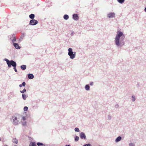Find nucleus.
Returning a JSON list of instances; mask_svg holds the SVG:
<instances>
[{
	"instance_id": "1",
	"label": "nucleus",
	"mask_w": 146,
	"mask_h": 146,
	"mask_svg": "<svg viewBox=\"0 0 146 146\" xmlns=\"http://www.w3.org/2000/svg\"><path fill=\"white\" fill-rule=\"evenodd\" d=\"M125 38V35L123 34L122 32L120 31H118L115 39V44L117 46H119L120 44L119 41L121 42Z\"/></svg>"
},
{
	"instance_id": "2",
	"label": "nucleus",
	"mask_w": 146,
	"mask_h": 146,
	"mask_svg": "<svg viewBox=\"0 0 146 146\" xmlns=\"http://www.w3.org/2000/svg\"><path fill=\"white\" fill-rule=\"evenodd\" d=\"M71 48H69L68 49V54L71 59L74 58L76 56V52H73Z\"/></svg>"
},
{
	"instance_id": "3",
	"label": "nucleus",
	"mask_w": 146,
	"mask_h": 146,
	"mask_svg": "<svg viewBox=\"0 0 146 146\" xmlns=\"http://www.w3.org/2000/svg\"><path fill=\"white\" fill-rule=\"evenodd\" d=\"M11 120H12V121L14 124L16 125L18 124L19 120L17 117L15 116L13 117Z\"/></svg>"
},
{
	"instance_id": "4",
	"label": "nucleus",
	"mask_w": 146,
	"mask_h": 146,
	"mask_svg": "<svg viewBox=\"0 0 146 146\" xmlns=\"http://www.w3.org/2000/svg\"><path fill=\"white\" fill-rule=\"evenodd\" d=\"M38 23L37 21L35 19H32L30 21L29 24L30 25H34L37 24Z\"/></svg>"
},
{
	"instance_id": "5",
	"label": "nucleus",
	"mask_w": 146,
	"mask_h": 146,
	"mask_svg": "<svg viewBox=\"0 0 146 146\" xmlns=\"http://www.w3.org/2000/svg\"><path fill=\"white\" fill-rule=\"evenodd\" d=\"M12 65L13 67L16 66V64L15 62L13 60H11L10 61V67Z\"/></svg>"
},
{
	"instance_id": "6",
	"label": "nucleus",
	"mask_w": 146,
	"mask_h": 146,
	"mask_svg": "<svg viewBox=\"0 0 146 146\" xmlns=\"http://www.w3.org/2000/svg\"><path fill=\"white\" fill-rule=\"evenodd\" d=\"M78 16L77 14H74L73 15V18L75 20H77L78 19Z\"/></svg>"
},
{
	"instance_id": "7",
	"label": "nucleus",
	"mask_w": 146,
	"mask_h": 146,
	"mask_svg": "<svg viewBox=\"0 0 146 146\" xmlns=\"http://www.w3.org/2000/svg\"><path fill=\"white\" fill-rule=\"evenodd\" d=\"M115 15V14L114 13H110L108 14V17L110 18H112L114 17Z\"/></svg>"
},
{
	"instance_id": "8",
	"label": "nucleus",
	"mask_w": 146,
	"mask_h": 146,
	"mask_svg": "<svg viewBox=\"0 0 146 146\" xmlns=\"http://www.w3.org/2000/svg\"><path fill=\"white\" fill-rule=\"evenodd\" d=\"M80 137L82 139H86V135H85L84 133L83 132H81L80 133Z\"/></svg>"
},
{
	"instance_id": "9",
	"label": "nucleus",
	"mask_w": 146,
	"mask_h": 146,
	"mask_svg": "<svg viewBox=\"0 0 146 146\" xmlns=\"http://www.w3.org/2000/svg\"><path fill=\"white\" fill-rule=\"evenodd\" d=\"M11 39L12 41V42L14 43V42L16 40V37L15 35H13V37L11 38Z\"/></svg>"
},
{
	"instance_id": "10",
	"label": "nucleus",
	"mask_w": 146,
	"mask_h": 146,
	"mask_svg": "<svg viewBox=\"0 0 146 146\" xmlns=\"http://www.w3.org/2000/svg\"><path fill=\"white\" fill-rule=\"evenodd\" d=\"M13 45L16 49H19L21 47L19 46V45L17 43H14Z\"/></svg>"
},
{
	"instance_id": "11",
	"label": "nucleus",
	"mask_w": 146,
	"mask_h": 146,
	"mask_svg": "<svg viewBox=\"0 0 146 146\" xmlns=\"http://www.w3.org/2000/svg\"><path fill=\"white\" fill-rule=\"evenodd\" d=\"M28 77L29 79H32L33 78L34 76L32 74H28Z\"/></svg>"
},
{
	"instance_id": "12",
	"label": "nucleus",
	"mask_w": 146,
	"mask_h": 146,
	"mask_svg": "<svg viewBox=\"0 0 146 146\" xmlns=\"http://www.w3.org/2000/svg\"><path fill=\"white\" fill-rule=\"evenodd\" d=\"M37 144L38 146H45V145L41 143H37Z\"/></svg>"
},
{
	"instance_id": "13",
	"label": "nucleus",
	"mask_w": 146,
	"mask_h": 146,
	"mask_svg": "<svg viewBox=\"0 0 146 146\" xmlns=\"http://www.w3.org/2000/svg\"><path fill=\"white\" fill-rule=\"evenodd\" d=\"M21 68L22 70H25L26 68V66L25 65H22L21 66Z\"/></svg>"
},
{
	"instance_id": "14",
	"label": "nucleus",
	"mask_w": 146,
	"mask_h": 146,
	"mask_svg": "<svg viewBox=\"0 0 146 146\" xmlns=\"http://www.w3.org/2000/svg\"><path fill=\"white\" fill-rule=\"evenodd\" d=\"M121 139V137L120 136H119L116 138L115 141L116 142L119 141H120V140Z\"/></svg>"
},
{
	"instance_id": "15",
	"label": "nucleus",
	"mask_w": 146,
	"mask_h": 146,
	"mask_svg": "<svg viewBox=\"0 0 146 146\" xmlns=\"http://www.w3.org/2000/svg\"><path fill=\"white\" fill-rule=\"evenodd\" d=\"M29 17L31 19H33L35 17V15L33 14H31L29 15Z\"/></svg>"
},
{
	"instance_id": "16",
	"label": "nucleus",
	"mask_w": 146,
	"mask_h": 146,
	"mask_svg": "<svg viewBox=\"0 0 146 146\" xmlns=\"http://www.w3.org/2000/svg\"><path fill=\"white\" fill-rule=\"evenodd\" d=\"M12 142L13 143H16L17 144L18 143V140L14 138L13 139Z\"/></svg>"
},
{
	"instance_id": "17",
	"label": "nucleus",
	"mask_w": 146,
	"mask_h": 146,
	"mask_svg": "<svg viewBox=\"0 0 146 146\" xmlns=\"http://www.w3.org/2000/svg\"><path fill=\"white\" fill-rule=\"evenodd\" d=\"M64 18L65 19L67 20L69 18V16L68 15H65L64 16Z\"/></svg>"
},
{
	"instance_id": "18",
	"label": "nucleus",
	"mask_w": 146,
	"mask_h": 146,
	"mask_svg": "<svg viewBox=\"0 0 146 146\" xmlns=\"http://www.w3.org/2000/svg\"><path fill=\"white\" fill-rule=\"evenodd\" d=\"M22 97H23V99L24 100H25L26 99V98H27V96H26V95L25 94H22Z\"/></svg>"
},
{
	"instance_id": "19",
	"label": "nucleus",
	"mask_w": 146,
	"mask_h": 146,
	"mask_svg": "<svg viewBox=\"0 0 146 146\" xmlns=\"http://www.w3.org/2000/svg\"><path fill=\"white\" fill-rule=\"evenodd\" d=\"M85 89L87 90H89L90 89V86L88 85H87L86 86Z\"/></svg>"
},
{
	"instance_id": "20",
	"label": "nucleus",
	"mask_w": 146,
	"mask_h": 146,
	"mask_svg": "<svg viewBox=\"0 0 146 146\" xmlns=\"http://www.w3.org/2000/svg\"><path fill=\"white\" fill-rule=\"evenodd\" d=\"M5 60L7 61V64L8 66L9 67V60L7 59H5Z\"/></svg>"
},
{
	"instance_id": "21",
	"label": "nucleus",
	"mask_w": 146,
	"mask_h": 146,
	"mask_svg": "<svg viewBox=\"0 0 146 146\" xmlns=\"http://www.w3.org/2000/svg\"><path fill=\"white\" fill-rule=\"evenodd\" d=\"M35 142H31L30 143L29 146H34Z\"/></svg>"
},
{
	"instance_id": "22",
	"label": "nucleus",
	"mask_w": 146,
	"mask_h": 146,
	"mask_svg": "<svg viewBox=\"0 0 146 146\" xmlns=\"http://www.w3.org/2000/svg\"><path fill=\"white\" fill-rule=\"evenodd\" d=\"M26 90L24 88L23 90L21 91H20L22 93H23L25 92H26Z\"/></svg>"
},
{
	"instance_id": "23",
	"label": "nucleus",
	"mask_w": 146,
	"mask_h": 146,
	"mask_svg": "<svg viewBox=\"0 0 146 146\" xmlns=\"http://www.w3.org/2000/svg\"><path fill=\"white\" fill-rule=\"evenodd\" d=\"M28 110V108L27 106H25L24 108V110L25 111H27Z\"/></svg>"
},
{
	"instance_id": "24",
	"label": "nucleus",
	"mask_w": 146,
	"mask_h": 146,
	"mask_svg": "<svg viewBox=\"0 0 146 146\" xmlns=\"http://www.w3.org/2000/svg\"><path fill=\"white\" fill-rule=\"evenodd\" d=\"M75 131L79 132L80 130L78 128L76 127L75 129Z\"/></svg>"
},
{
	"instance_id": "25",
	"label": "nucleus",
	"mask_w": 146,
	"mask_h": 146,
	"mask_svg": "<svg viewBox=\"0 0 146 146\" xmlns=\"http://www.w3.org/2000/svg\"><path fill=\"white\" fill-rule=\"evenodd\" d=\"M79 139V137L78 136H76L75 138V141H78Z\"/></svg>"
},
{
	"instance_id": "26",
	"label": "nucleus",
	"mask_w": 146,
	"mask_h": 146,
	"mask_svg": "<svg viewBox=\"0 0 146 146\" xmlns=\"http://www.w3.org/2000/svg\"><path fill=\"white\" fill-rule=\"evenodd\" d=\"M120 3H123L124 1V0H117Z\"/></svg>"
},
{
	"instance_id": "27",
	"label": "nucleus",
	"mask_w": 146,
	"mask_h": 146,
	"mask_svg": "<svg viewBox=\"0 0 146 146\" xmlns=\"http://www.w3.org/2000/svg\"><path fill=\"white\" fill-rule=\"evenodd\" d=\"M22 124L23 125L25 126L26 125V122L25 121L24 122H22Z\"/></svg>"
},
{
	"instance_id": "28",
	"label": "nucleus",
	"mask_w": 146,
	"mask_h": 146,
	"mask_svg": "<svg viewBox=\"0 0 146 146\" xmlns=\"http://www.w3.org/2000/svg\"><path fill=\"white\" fill-rule=\"evenodd\" d=\"M26 118L25 117H22V120L23 121H25L26 120Z\"/></svg>"
},
{
	"instance_id": "29",
	"label": "nucleus",
	"mask_w": 146,
	"mask_h": 146,
	"mask_svg": "<svg viewBox=\"0 0 146 146\" xmlns=\"http://www.w3.org/2000/svg\"><path fill=\"white\" fill-rule=\"evenodd\" d=\"M132 100L133 101H134L135 100V97L133 96H132Z\"/></svg>"
},
{
	"instance_id": "30",
	"label": "nucleus",
	"mask_w": 146,
	"mask_h": 146,
	"mask_svg": "<svg viewBox=\"0 0 146 146\" xmlns=\"http://www.w3.org/2000/svg\"><path fill=\"white\" fill-rule=\"evenodd\" d=\"M26 85V83L25 82H23L22 84V86H25Z\"/></svg>"
},
{
	"instance_id": "31",
	"label": "nucleus",
	"mask_w": 146,
	"mask_h": 146,
	"mask_svg": "<svg viewBox=\"0 0 146 146\" xmlns=\"http://www.w3.org/2000/svg\"><path fill=\"white\" fill-rule=\"evenodd\" d=\"M16 67H14V69L15 72H17V70L16 69Z\"/></svg>"
},
{
	"instance_id": "32",
	"label": "nucleus",
	"mask_w": 146,
	"mask_h": 146,
	"mask_svg": "<svg viewBox=\"0 0 146 146\" xmlns=\"http://www.w3.org/2000/svg\"><path fill=\"white\" fill-rule=\"evenodd\" d=\"M129 146H135V145L134 144L131 143L129 144Z\"/></svg>"
},
{
	"instance_id": "33",
	"label": "nucleus",
	"mask_w": 146,
	"mask_h": 146,
	"mask_svg": "<svg viewBox=\"0 0 146 146\" xmlns=\"http://www.w3.org/2000/svg\"><path fill=\"white\" fill-rule=\"evenodd\" d=\"M84 146H92L90 144L84 145Z\"/></svg>"
},
{
	"instance_id": "34",
	"label": "nucleus",
	"mask_w": 146,
	"mask_h": 146,
	"mask_svg": "<svg viewBox=\"0 0 146 146\" xmlns=\"http://www.w3.org/2000/svg\"><path fill=\"white\" fill-rule=\"evenodd\" d=\"M93 82H91L90 83V85L91 86H92L93 85Z\"/></svg>"
},
{
	"instance_id": "35",
	"label": "nucleus",
	"mask_w": 146,
	"mask_h": 146,
	"mask_svg": "<svg viewBox=\"0 0 146 146\" xmlns=\"http://www.w3.org/2000/svg\"><path fill=\"white\" fill-rule=\"evenodd\" d=\"M34 146H37L36 145V143L35 142L34 143Z\"/></svg>"
},
{
	"instance_id": "36",
	"label": "nucleus",
	"mask_w": 146,
	"mask_h": 146,
	"mask_svg": "<svg viewBox=\"0 0 146 146\" xmlns=\"http://www.w3.org/2000/svg\"><path fill=\"white\" fill-rule=\"evenodd\" d=\"M22 86H22V84H21L19 85V86L21 87H22Z\"/></svg>"
},
{
	"instance_id": "37",
	"label": "nucleus",
	"mask_w": 146,
	"mask_h": 146,
	"mask_svg": "<svg viewBox=\"0 0 146 146\" xmlns=\"http://www.w3.org/2000/svg\"><path fill=\"white\" fill-rule=\"evenodd\" d=\"M121 43L122 44V45H123L124 44V42H121Z\"/></svg>"
},
{
	"instance_id": "38",
	"label": "nucleus",
	"mask_w": 146,
	"mask_h": 146,
	"mask_svg": "<svg viewBox=\"0 0 146 146\" xmlns=\"http://www.w3.org/2000/svg\"><path fill=\"white\" fill-rule=\"evenodd\" d=\"M65 146H71L70 145H66Z\"/></svg>"
},
{
	"instance_id": "39",
	"label": "nucleus",
	"mask_w": 146,
	"mask_h": 146,
	"mask_svg": "<svg viewBox=\"0 0 146 146\" xmlns=\"http://www.w3.org/2000/svg\"><path fill=\"white\" fill-rule=\"evenodd\" d=\"M145 11L146 12V7L145 9Z\"/></svg>"
},
{
	"instance_id": "40",
	"label": "nucleus",
	"mask_w": 146,
	"mask_h": 146,
	"mask_svg": "<svg viewBox=\"0 0 146 146\" xmlns=\"http://www.w3.org/2000/svg\"><path fill=\"white\" fill-rule=\"evenodd\" d=\"M1 141V139H0V141Z\"/></svg>"
}]
</instances>
